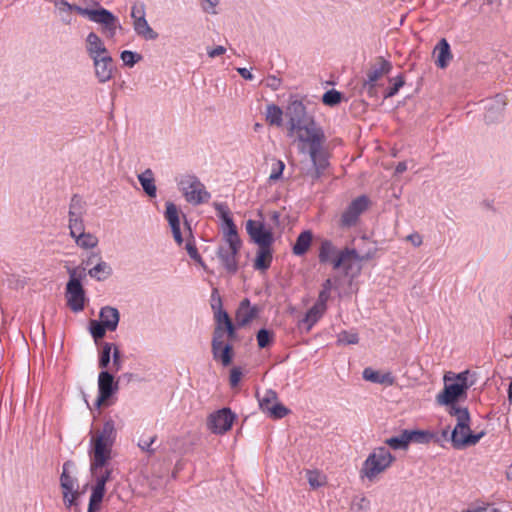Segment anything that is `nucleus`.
<instances>
[{
	"mask_svg": "<svg viewBox=\"0 0 512 512\" xmlns=\"http://www.w3.org/2000/svg\"><path fill=\"white\" fill-rule=\"evenodd\" d=\"M448 413L456 417L457 423L450 433V440L455 449H463L476 445L485 435L484 431L473 434L470 429V413L467 408H461L456 404L449 406Z\"/></svg>",
	"mask_w": 512,
	"mask_h": 512,
	"instance_id": "f257e3e1",
	"label": "nucleus"
},
{
	"mask_svg": "<svg viewBox=\"0 0 512 512\" xmlns=\"http://www.w3.org/2000/svg\"><path fill=\"white\" fill-rule=\"evenodd\" d=\"M56 4L63 6L67 11H75L79 15L87 17L90 21L101 24V33L108 39H113L117 29L122 28L118 18L103 7L98 9L83 8L76 4H70L65 0H59Z\"/></svg>",
	"mask_w": 512,
	"mask_h": 512,
	"instance_id": "f03ea898",
	"label": "nucleus"
},
{
	"mask_svg": "<svg viewBox=\"0 0 512 512\" xmlns=\"http://www.w3.org/2000/svg\"><path fill=\"white\" fill-rule=\"evenodd\" d=\"M395 461V456L391 454L388 448L382 446L375 448L364 461L361 469V478L366 477L369 481H374L377 476L385 472Z\"/></svg>",
	"mask_w": 512,
	"mask_h": 512,
	"instance_id": "7ed1b4c3",
	"label": "nucleus"
},
{
	"mask_svg": "<svg viewBox=\"0 0 512 512\" xmlns=\"http://www.w3.org/2000/svg\"><path fill=\"white\" fill-rule=\"evenodd\" d=\"M294 134L297 139L309 145L310 158H314L316 154L323 153L321 151L322 144L325 140L323 130L317 126L314 119H310L302 125L295 127Z\"/></svg>",
	"mask_w": 512,
	"mask_h": 512,
	"instance_id": "20e7f679",
	"label": "nucleus"
},
{
	"mask_svg": "<svg viewBox=\"0 0 512 512\" xmlns=\"http://www.w3.org/2000/svg\"><path fill=\"white\" fill-rule=\"evenodd\" d=\"M84 269L68 268L69 281L66 285L67 304L73 312H80L85 306V291L81 280Z\"/></svg>",
	"mask_w": 512,
	"mask_h": 512,
	"instance_id": "39448f33",
	"label": "nucleus"
},
{
	"mask_svg": "<svg viewBox=\"0 0 512 512\" xmlns=\"http://www.w3.org/2000/svg\"><path fill=\"white\" fill-rule=\"evenodd\" d=\"M180 190L187 202L199 205L208 202L211 195L201 181L194 175H185L179 181Z\"/></svg>",
	"mask_w": 512,
	"mask_h": 512,
	"instance_id": "423d86ee",
	"label": "nucleus"
},
{
	"mask_svg": "<svg viewBox=\"0 0 512 512\" xmlns=\"http://www.w3.org/2000/svg\"><path fill=\"white\" fill-rule=\"evenodd\" d=\"M114 441L105 439L104 436L96 434L92 437L93 458L90 465L91 474H97L99 469L106 466L111 457V447Z\"/></svg>",
	"mask_w": 512,
	"mask_h": 512,
	"instance_id": "0eeeda50",
	"label": "nucleus"
},
{
	"mask_svg": "<svg viewBox=\"0 0 512 512\" xmlns=\"http://www.w3.org/2000/svg\"><path fill=\"white\" fill-rule=\"evenodd\" d=\"M114 441L105 439L104 436L96 434L92 437L93 458L90 465L91 474H97L99 469L106 466L111 457V447Z\"/></svg>",
	"mask_w": 512,
	"mask_h": 512,
	"instance_id": "6e6552de",
	"label": "nucleus"
},
{
	"mask_svg": "<svg viewBox=\"0 0 512 512\" xmlns=\"http://www.w3.org/2000/svg\"><path fill=\"white\" fill-rule=\"evenodd\" d=\"M333 268H342L346 276L355 277L361 271L359 254L355 249L345 248L332 260Z\"/></svg>",
	"mask_w": 512,
	"mask_h": 512,
	"instance_id": "1a4fd4ad",
	"label": "nucleus"
},
{
	"mask_svg": "<svg viewBox=\"0 0 512 512\" xmlns=\"http://www.w3.org/2000/svg\"><path fill=\"white\" fill-rule=\"evenodd\" d=\"M219 316L221 318H219V320L215 322V327L211 341V346H214V349H217L219 343L224 341L225 334L227 335V338L230 341H233L237 338V325L233 323L228 313H221Z\"/></svg>",
	"mask_w": 512,
	"mask_h": 512,
	"instance_id": "9d476101",
	"label": "nucleus"
},
{
	"mask_svg": "<svg viewBox=\"0 0 512 512\" xmlns=\"http://www.w3.org/2000/svg\"><path fill=\"white\" fill-rule=\"evenodd\" d=\"M235 418L231 409L225 407L209 415L207 426L214 434H224L231 429Z\"/></svg>",
	"mask_w": 512,
	"mask_h": 512,
	"instance_id": "9b49d317",
	"label": "nucleus"
},
{
	"mask_svg": "<svg viewBox=\"0 0 512 512\" xmlns=\"http://www.w3.org/2000/svg\"><path fill=\"white\" fill-rule=\"evenodd\" d=\"M119 389L118 381H115L113 374L108 370H102L98 375V397L96 406L99 408L116 393Z\"/></svg>",
	"mask_w": 512,
	"mask_h": 512,
	"instance_id": "f8f14e48",
	"label": "nucleus"
},
{
	"mask_svg": "<svg viewBox=\"0 0 512 512\" xmlns=\"http://www.w3.org/2000/svg\"><path fill=\"white\" fill-rule=\"evenodd\" d=\"M99 469L98 471H100ZM111 473L112 470L106 468L103 473L99 475V472L97 474H92L96 477V483L92 488V492L89 499L88 504V512H99L101 508V503L103 501L106 488V483L111 479Z\"/></svg>",
	"mask_w": 512,
	"mask_h": 512,
	"instance_id": "ddd939ff",
	"label": "nucleus"
},
{
	"mask_svg": "<svg viewBox=\"0 0 512 512\" xmlns=\"http://www.w3.org/2000/svg\"><path fill=\"white\" fill-rule=\"evenodd\" d=\"M369 203V198L366 195L354 199L343 212L340 225L347 228L356 225L359 216L368 208Z\"/></svg>",
	"mask_w": 512,
	"mask_h": 512,
	"instance_id": "4468645a",
	"label": "nucleus"
},
{
	"mask_svg": "<svg viewBox=\"0 0 512 512\" xmlns=\"http://www.w3.org/2000/svg\"><path fill=\"white\" fill-rule=\"evenodd\" d=\"M286 117L288 118V135L294 134L295 127L302 125L310 119L312 116L306 112V107L300 100L291 101L286 109Z\"/></svg>",
	"mask_w": 512,
	"mask_h": 512,
	"instance_id": "2eb2a0df",
	"label": "nucleus"
},
{
	"mask_svg": "<svg viewBox=\"0 0 512 512\" xmlns=\"http://www.w3.org/2000/svg\"><path fill=\"white\" fill-rule=\"evenodd\" d=\"M246 230L253 242L259 247H271L274 237L271 230H267L264 224L255 220H248Z\"/></svg>",
	"mask_w": 512,
	"mask_h": 512,
	"instance_id": "dca6fc26",
	"label": "nucleus"
},
{
	"mask_svg": "<svg viewBox=\"0 0 512 512\" xmlns=\"http://www.w3.org/2000/svg\"><path fill=\"white\" fill-rule=\"evenodd\" d=\"M95 77L99 83H106L112 79L115 71L114 60L110 54L91 59Z\"/></svg>",
	"mask_w": 512,
	"mask_h": 512,
	"instance_id": "f3484780",
	"label": "nucleus"
},
{
	"mask_svg": "<svg viewBox=\"0 0 512 512\" xmlns=\"http://www.w3.org/2000/svg\"><path fill=\"white\" fill-rule=\"evenodd\" d=\"M469 389V385L465 384H445L444 389L441 393H439L436 397V400L441 405L451 406L454 405L455 402L466 395V391Z\"/></svg>",
	"mask_w": 512,
	"mask_h": 512,
	"instance_id": "a211bd4d",
	"label": "nucleus"
},
{
	"mask_svg": "<svg viewBox=\"0 0 512 512\" xmlns=\"http://www.w3.org/2000/svg\"><path fill=\"white\" fill-rule=\"evenodd\" d=\"M218 208L221 210V217L225 224L224 239L228 244V247L234 251L240 250L242 241L239 237L237 227L234 224L233 219L229 216L228 212L222 208V205H218Z\"/></svg>",
	"mask_w": 512,
	"mask_h": 512,
	"instance_id": "6ab92c4d",
	"label": "nucleus"
},
{
	"mask_svg": "<svg viewBox=\"0 0 512 512\" xmlns=\"http://www.w3.org/2000/svg\"><path fill=\"white\" fill-rule=\"evenodd\" d=\"M505 106L506 100L501 94H497L493 99L487 100L484 106L486 110L484 115L486 123L490 124L500 120Z\"/></svg>",
	"mask_w": 512,
	"mask_h": 512,
	"instance_id": "aec40b11",
	"label": "nucleus"
},
{
	"mask_svg": "<svg viewBox=\"0 0 512 512\" xmlns=\"http://www.w3.org/2000/svg\"><path fill=\"white\" fill-rule=\"evenodd\" d=\"M259 313V309L257 306H251L250 300L248 298H244L235 314V320L237 327H245L248 325L253 319L257 317Z\"/></svg>",
	"mask_w": 512,
	"mask_h": 512,
	"instance_id": "412c9836",
	"label": "nucleus"
},
{
	"mask_svg": "<svg viewBox=\"0 0 512 512\" xmlns=\"http://www.w3.org/2000/svg\"><path fill=\"white\" fill-rule=\"evenodd\" d=\"M85 50L90 59L110 54L104 41L95 32H90L85 39Z\"/></svg>",
	"mask_w": 512,
	"mask_h": 512,
	"instance_id": "4be33fe9",
	"label": "nucleus"
},
{
	"mask_svg": "<svg viewBox=\"0 0 512 512\" xmlns=\"http://www.w3.org/2000/svg\"><path fill=\"white\" fill-rule=\"evenodd\" d=\"M240 250H233L229 247L220 246L217 250V256L220 259L222 265L230 274H235L238 270L237 255Z\"/></svg>",
	"mask_w": 512,
	"mask_h": 512,
	"instance_id": "5701e85b",
	"label": "nucleus"
},
{
	"mask_svg": "<svg viewBox=\"0 0 512 512\" xmlns=\"http://www.w3.org/2000/svg\"><path fill=\"white\" fill-rule=\"evenodd\" d=\"M310 159L312 162V168L307 170L305 175L311 179L312 183H314L322 177L329 166V161L324 153L316 154L314 158Z\"/></svg>",
	"mask_w": 512,
	"mask_h": 512,
	"instance_id": "b1692460",
	"label": "nucleus"
},
{
	"mask_svg": "<svg viewBox=\"0 0 512 512\" xmlns=\"http://www.w3.org/2000/svg\"><path fill=\"white\" fill-rule=\"evenodd\" d=\"M99 318V321L104 323V326L108 328V331L113 332L118 327L120 313L115 307L104 306L100 309Z\"/></svg>",
	"mask_w": 512,
	"mask_h": 512,
	"instance_id": "393cba45",
	"label": "nucleus"
},
{
	"mask_svg": "<svg viewBox=\"0 0 512 512\" xmlns=\"http://www.w3.org/2000/svg\"><path fill=\"white\" fill-rule=\"evenodd\" d=\"M362 377L366 381L372 383L383 384L386 386H392L395 383V377L391 372L380 373L370 367L363 370Z\"/></svg>",
	"mask_w": 512,
	"mask_h": 512,
	"instance_id": "a878e982",
	"label": "nucleus"
},
{
	"mask_svg": "<svg viewBox=\"0 0 512 512\" xmlns=\"http://www.w3.org/2000/svg\"><path fill=\"white\" fill-rule=\"evenodd\" d=\"M377 60L379 66H373L367 72V78L364 80L367 84L376 83L383 75L388 74L392 69V64L383 57H379Z\"/></svg>",
	"mask_w": 512,
	"mask_h": 512,
	"instance_id": "bb28decb",
	"label": "nucleus"
},
{
	"mask_svg": "<svg viewBox=\"0 0 512 512\" xmlns=\"http://www.w3.org/2000/svg\"><path fill=\"white\" fill-rule=\"evenodd\" d=\"M211 351L213 354V358L215 360H220L222 365L227 367L232 363L233 359V347L230 343L224 344V341L219 343L217 349H214V346H211Z\"/></svg>",
	"mask_w": 512,
	"mask_h": 512,
	"instance_id": "cd10ccee",
	"label": "nucleus"
},
{
	"mask_svg": "<svg viewBox=\"0 0 512 512\" xmlns=\"http://www.w3.org/2000/svg\"><path fill=\"white\" fill-rule=\"evenodd\" d=\"M313 233L310 230L301 232L293 245L292 252L296 256H303L306 254L311 246Z\"/></svg>",
	"mask_w": 512,
	"mask_h": 512,
	"instance_id": "c85d7f7f",
	"label": "nucleus"
},
{
	"mask_svg": "<svg viewBox=\"0 0 512 512\" xmlns=\"http://www.w3.org/2000/svg\"><path fill=\"white\" fill-rule=\"evenodd\" d=\"M435 52H437V60L436 65L439 68H446L452 59V54L450 51V45L445 38L441 39L435 47Z\"/></svg>",
	"mask_w": 512,
	"mask_h": 512,
	"instance_id": "c756f323",
	"label": "nucleus"
},
{
	"mask_svg": "<svg viewBox=\"0 0 512 512\" xmlns=\"http://www.w3.org/2000/svg\"><path fill=\"white\" fill-rule=\"evenodd\" d=\"M326 309L327 306H321L317 303H314V305L306 312L305 317L301 321L302 324L306 325V331H310V329L323 316Z\"/></svg>",
	"mask_w": 512,
	"mask_h": 512,
	"instance_id": "7c9ffc66",
	"label": "nucleus"
},
{
	"mask_svg": "<svg viewBox=\"0 0 512 512\" xmlns=\"http://www.w3.org/2000/svg\"><path fill=\"white\" fill-rule=\"evenodd\" d=\"M273 255L271 247H259L253 267L256 270L265 271L272 263Z\"/></svg>",
	"mask_w": 512,
	"mask_h": 512,
	"instance_id": "2f4dec72",
	"label": "nucleus"
},
{
	"mask_svg": "<svg viewBox=\"0 0 512 512\" xmlns=\"http://www.w3.org/2000/svg\"><path fill=\"white\" fill-rule=\"evenodd\" d=\"M133 27L135 33L145 40H156L158 38V33L150 27L146 20V16L133 21Z\"/></svg>",
	"mask_w": 512,
	"mask_h": 512,
	"instance_id": "473e14b6",
	"label": "nucleus"
},
{
	"mask_svg": "<svg viewBox=\"0 0 512 512\" xmlns=\"http://www.w3.org/2000/svg\"><path fill=\"white\" fill-rule=\"evenodd\" d=\"M138 180L149 197H156L157 188L155 185L154 174L151 169H146L138 175Z\"/></svg>",
	"mask_w": 512,
	"mask_h": 512,
	"instance_id": "72a5a7b5",
	"label": "nucleus"
},
{
	"mask_svg": "<svg viewBox=\"0 0 512 512\" xmlns=\"http://www.w3.org/2000/svg\"><path fill=\"white\" fill-rule=\"evenodd\" d=\"M112 274L111 266L103 261H98L91 269L88 270V275L97 281H103Z\"/></svg>",
	"mask_w": 512,
	"mask_h": 512,
	"instance_id": "f704fd0d",
	"label": "nucleus"
},
{
	"mask_svg": "<svg viewBox=\"0 0 512 512\" xmlns=\"http://www.w3.org/2000/svg\"><path fill=\"white\" fill-rule=\"evenodd\" d=\"M73 466L74 463L71 460H68L63 464V470L60 476V486L63 491L72 492L76 490V479L69 474V468Z\"/></svg>",
	"mask_w": 512,
	"mask_h": 512,
	"instance_id": "c9c22d12",
	"label": "nucleus"
},
{
	"mask_svg": "<svg viewBox=\"0 0 512 512\" xmlns=\"http://www.w3.org/2000/svg\"><path fill=\"white\" fill-rule=\"evenodd\" d=\"M282 116H283V111L279 106H277L275 104H270L267 106L266 121L270 125H274L277 127L282 126V124H283Z\"/></svg>",
	"mask_w": 512,
	"mask_h": 512,
	"instance_id": "e433bc0d",
	"label": "nucleus"
},
{
	"mask_svg": "<svg viewBox=\"0 0 512 512\" xmlns=\"http://www.w3.org/2000/svg\"><path fill=\"white\" fill-rule=\"evenodd\" d=\"M408 441L427 444L434 438V434L424 430H406Z\"/></svg>",
	"mask_w": 512,
	"mask_h": 512,
	"instance_id": "4c0bfd02",
	"label": "nucleus"
},
{
	"mask_svg": "<svg viewBox=\"0 0 512 512\" xmlns=\"http://www.w3.org/2000/svg\"><path fill=\"white\" fill-rule=\"evenodd\" d=\"M85 211V202L79 195L74 194L70 200L68 216L83 217Z\"/></svg>",
	"mask_w": 512,
	"mask_h": 512,
	"instance_id": "58836bf2",
	"label": "nucleus"
},
{
	"mask_svg": "<svg viewBox=\"0 0 512 512\" xmlns=\"http://www.w3.org/2000/svg\"><path fill=\"white\" fill-rule=\"evenodd\" d=\"M74 239L76 244L83 249H91L96 247L98 244V238L91 233H86L85 231L77 234Z\"/></svg>",
	"mask_w": 512,
	"mask_h": 512,
	"instance_id": "ea45409f",
	"label": "nucleus"
},
{
	"mask_svg": "<svg viewBox=\"0 0 512 512\" xmlns=\"http://www.w3.org/2000/svg\"><path fill=\"white\" fill-rule=\"evenodd\" d=\"M336 254V248L330 240H324L321 242L319 249V262L324 264L331 260L332 256Z\"/></svg>",
	"mask_w": 512,
	"mask_h": 512,
	"instance_id": "a19ab883",
	"label": "nucleus"
},
{
	"mask_svg": "<svg viewBox=\"0 0 512 512\" xmlns=\"http://www.w3.org/2000/svg\"><path fill=\"white\" fill-rule=\"evenodd\" d=\"M385 444L394 450H404L407 449L409 445L408 437L406 430H403L402 433L398 436L390 437L385 440Z\"/></svg>",
	"mask_w": 512,
	"mask_h": 512,
	"instance_id": "79ce46f5",
	"label": "nucleus"
},
{
	"mask_svg": "<svg viewBox=\"0 0 512 512\" xmlns=\"http://www.w3.org/2000/svg\"><path fill=\"white\" fill-rule=\"evenodd\" d=\"M257 396H258L260 409L264 413H267L269 408H271V406L274 403L278 402V395L273 390H266L262 397H260L259 394H257Z\"/></svg>",
	"mask_w": 512,
	"mask_h": 512,
	"instance_id": "37998d69",
	"label": "nucleus"
},
{
	"mask_svg": "<svg viewBox=\"0 0 512 512\" xmlns=\"http://www.w3.org/2000/svg\"><path fill=\"white\" fill-rule=\"evenodd\" d=\"M116 346L113 343L104 342L102 345V350L99 355L98 365L101 369L107 370L110 360H111V352Z\"/></svg>",
	"mask_w": 512,
	"mask_h": 512,
	"instance_id": "c03bdc74",
	"label": "nucleus"
},
{
	"mask_svg": "<svg viewBox=\"0 0 512 512\" xmlns=\"http://www.w3.org/2000/svg\"><path fill=\"white\" fill-rule=\"evenodd\" d=\"M257 344L260 349L269 347L274 341V333L266 328H261L256 334Z\"/></svg>",
	"mask_w": 512,
	"mask_h": 512,
	"instance_id": "a18cd8bd",
	"label": "nucleus"
},
{
	"mask_svg": "<svg viewBox=\"0 0 512 512\" xmlns=\"http://www.w3.org/2000/svg\"><path fill=\"white\" fill-rule=\"evenodd\" d=\"M108 328L104 326L103 322H100L98 320H90L89 322V331L94 338L95 342L102 339Z\"/></svg>",
	"mask_w": 512,
	"mask_h": 512,
	"instance_id": "49530a36",
	"label": "nucleus"
},
{
	"mask_svg": "<svg viewBox=\"0 0 512 512\" xmlns=\"http://www.w3.org/2000/svg\"><path fill=\"white\" fill-rule=\"evenodd\" d=\"M211 308L214 312L215 322L218 321L219 318H221L219 316L221 313H227L222 307V299H221L219 292L216 288L213 289L212 294H211Z\"/></svg>",
	"mask_w": 512,
	"mask_h": 512,
	"instance_id": "de8ad7c7",
	"label": "nucleus"
},
{
	"mask_svg": "<svg viewBox=\"0 0 512 512\" xmlns=\"http://www.w3.org/2000/svg\"><path fill=\"white\" fill-rule=\"evenodd\" d=\"M165 218L167 219L170 227L180 224L178 209L173 202L166 203Z\"/></svg>",
	"mask_w": 512,
	"mask_h": 512,
	"instance_id": "09e8293b",
	"label": "nucleus"
},
{
	"mask_svg": "<svg viewBox=\"0 0 512 512\" xmlns=\"http://www.w3.org/2000/svg\"><path fill=\"white\" fill-rule=\"evenodd\" d=\"M96 434L104 436L105 439L107 438L109 441H115L116 429L114 421L112 419L106 420L103 424L102 429L100 431H97Z\"/></svg>",
	"mask_w": 512,
	"mask_h": 512,
	"instance_id": "8fccbe9b",
	"label": "nucleus"
},
{
	"mask_svg": "<svg viewBox=\"0 0 512 512\" xmlns=\"http://www.w3.org/2000/svg\"><path fill=\"white\" fill-rule=\"evenodd\" d=\"M390 82H393V84L385 91L384 98H391L395 96L401 87L404 86L405 80L403 75H398L395 78L390 79Z\"/></svg>",
	"mask_w": 512,
	"mask_h": 512,
	"instance_id": "3c124183",
	"label": "nucleus"
},
{
	"mask_svg": "<svg viewBox=\"0 0 512 512\" xmlns=\"http://www.w3.org/2000/svg\"><path fill=\"white\" fill-rule=\"evenodd\" d=\"M342 100V93L335 90V89H331V90H328L327 92H325L323 94V97H322V102L327 105V106H335L337 104H339Z\"/></svg>",
	"mask_w": 512,
	"mask_h": 512,
	"instance_id": "603ef678",
	"label": "nucleus"
},
{
	"mask_svg": "<svg viewBox=\"0 0 512 512\" xmlns=\"http://www.w3.org/2000/svg\"><path fill=\"white\" fill-rule=\"evenodd\" d=\"M273 419H282L290 413V410L282 403L276 402L267 412Z\"/></svg>",
	"mask_w": 512,
	"mask_h": 512,
	"instance_id": "864d4df0",
	"label": "nucleus"
},
{
	"mask_svg": "<svg viewBox=\"0 0 512 512\" xmlns=\"http://www.w3.org/2000/svg\"><path fill=\"white\" fill-rule=\"evenodd\" d=\"M69 230L72 238L85 231L83 217H69Z\"/></svg>",
	"mask_w": 512,
	"mask_h": 512,
	"instance_id": "5fc2aeb1",
	"label": "nucleus"
},
{
	"mask_svg": "<svg viewBox=\"0 0 512 512\" xmlns=\"http://www.w3.org/2000/svg\"><path fill=\"white\" fill-rule=\"evenodd\" d=\"M120 58L126 66L133 67L142 60V55L130 50H124L121 52Z\"/></svg>",
	"mask_w": 512,
	"mask_h": 512,
	"instance_id": "6e6d98bb",
	"label": "nucleus"
},
{
	"mask_svg": "<svg viewBox=\"0 0 512 512\" xmlns=\"http://www.w3.org/2000/svg\"><path fill=\"white\" fill-rule=\"evenodd\" d=\"M307 480L313 489L319 488L324 484L323 478L318 471H307Z\"/></svg>",
	"mask_w": 512,
	"mask_h": 512,
	"instance_id": "4d7b16f0",
	"label": "nucleus"
},
{
	"mask_svg": "<svg viewBox=\"0 0 512 512\" xmlns=\"http://www.w3.org/2000/svg\"><path fill=\"white\" fill-rule=\"evenodd\" d=\"M186 251L188 255L197 263H199L201 266H204L203 260L201 255L198 253L197 247L194 243V241L188 240L186 243Z\"/></svg>",
	"mask_w": 512,
	"mask_h": 512,
	"instance_id": "13d9d810",
	"label": "nucleus"
},
{
	"mask_svg": "<svg viewBox=\"0 0 512 512\" xmlns=\"http://www.w3.org/2000/svg\"><path fill=\"white\" fill-rule=\"evenodd\" d=\"M146 16V6L143 2H136L131 8V18L136 21Z\"/></svg>",
	"mask_w": 512,
	"mask_h": 512,
	"instance_id": "bf43d9fd",
	"label": "nucleus"
},
{
	"mask_svg": "<svg viewBox=\"0 0 512 512\" xmlns=\"http://www.w3.org/2000/svg\"><path fill=\"white\" fill-rule=\"evenodd\" d=\"M80 497V492L74 490L72 492L63 491V501L67 508L77 505V500Z\"/></svg>",
	"mask_w": 512,
	"mask_h": 512,
	"instance_id": "052dcab7",
	"label": "nucleus"
},
{
	"mask_svg": "<svg viewBox=\"0 0 512 512\" xmlns=\"http://www.w3.org/2000/svg\"><path fill=\"white\" fill-rule=\"evenodd\" d=\"M338 341L341 344H357L359 342L358 334L343 331L340 333Z\"/></svg>",
	"mask_w": 512,
	"mask_h": 512,
	"instance_id": "680f3d73",
	"label": "nucleus"
},
{
	"mask_svg": "<svg viewBox=\"0 0 512 512\" xmlns=\"http://www.w3.org/2000/svg\"><path fill=\"white\" fill-rule=\"evenodd\" d=\"M112 358H113V363H112L111 370L114 372L120 371L121 367H122V360H121V352L117 346H114Z\"/></svg>",
	"mask_w": 512,
	"mask_h": 512,
	"instance_id": "e2e57ef3",
	"label": "nucleus"
},
{
	"mask_svg": "<svg viewBox=\"0 0 512 512\" xmlns=\"http://www.w3.org/2000/svg\"><path fill=\"white\" fill-rule=\"evenodd\" d=\"M285 164L282 161H277L273 167V170L269 176V180L276 181L281 178Z\"/></svg>",
	"mask_w": 512,
	"mask_h": 512,
	"instance_id": "0e129e2a",
	"label": "nucleus"
},
{
	"mask_svg": "<svg viewBox=\"0 0 512 512\" xmlns=\"http://www.w3.org/2000/svg\"><path fill=\"white\" fill-rule=\"evenodd\" d=\"M369 506H370V502L369 500L362 496V497H359V498H356L353 500L352 502V509H356L358 511H361V510H368L369 509Z\"/></svg>",
	"mask_w": 512,
	"mask_h": 512,
	"instance_id": "69168bd1",
	"label": "nucleus"
},
{
	"mask_svg": "<svg viewBox=\"0 0 512 512\" xmlns=\"http://www.w3.org/2000/svg\"><path fill=\"white\" fill-rule=\"evenodd\" d=\"M241 376H242V372H241L240 368H238V367L232 368L230 371V385L232 387L237 386L238 383L240 382Z\"/></svg>",
	"mask_w": 512,
	"mask_h": 512,
	"instance_id": "338daca9",
	"label": "nucleus"
},
{
	"mask_svg": "<svg viewBox=\"0 0 512 512\" xmlns=\"http://www.w3.org/2000/svg\"><path fill=\"white\" fill-rule=\"evenodd\" d=\"M156 440V436H152L150 437L149 439L147 440H141L139 443H138V446L143 450V451H146L148 452L149 454H152L154 452V449L151 448V445L154 443V441Z\"/></svg>",
	"mask_w": 512,
	"mask_h": 512,
	"instance_id": "774afa93",
	"label": "nucleus"
}]
</instances>
